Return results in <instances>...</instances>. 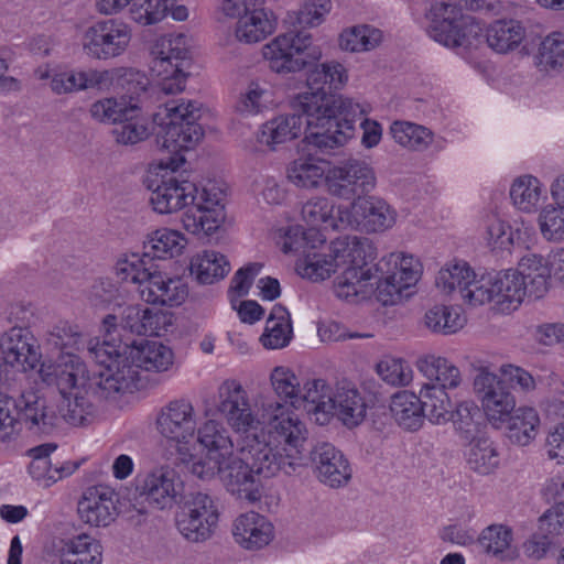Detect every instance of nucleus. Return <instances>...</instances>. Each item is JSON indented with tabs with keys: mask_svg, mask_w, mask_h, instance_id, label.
Returning <instances> with one entry per match:
<instances>
[{
	"mask_svg": "<svg viewBox=\"0 0 564 564\" xmlns=\"http://www.w3.org/2000/svg\"><path fill=\"white\" fill-rule=\"evenodd\" d=\"M306 83L311 91L294 99V109L307 115V124L315 129L308 140L323 151L344 147L355 134V120L364 108L352 99L330 91L340 89L347 80L344 66L335 61L308 68Z\"/></svg>",
	"mask_w": 564,
	"mask_h": 564,
	"instance_id": "nucleus-1",
	"label": "nucleus"
},
{
	"mask_svg": "<svg viewBox=\"0 0 564 564\" xmlns=\"http://www.w3.org/2000/svg\"><path fill=\"white\" fill-rule=\"evenodd\" d=\"M275 437L281 442L285 475L312 466L317 478L332 488L346 485L351 478V468L345 455L328 442H317L310 449L307 430L297 417L279 424Z\"/></svg>",
	"mask_w": 564,
	"mask_h": 564,
	"instance_id": "nucleus-2",
	"label": "nucleus"
},
{
	"mask_svg": "<svg viewBox=\"0 0 564 564\" xmlns=\"http://www.w3.org/2000/svg\"><path fill=\"white\" fill-rule=\"evenodd\" d=\"M239 457L230 456L220 470V481L239 499L256 502L261 498L258 477L270 478L284 473L281 442L259 440L257 434L237 440Z\"/></svg>",
	"mask_w": 564,
	"mask_h": 564,
	"instance_id": "nucleus-3",
	"label": "nucleus"
},
{
	"mask_svg": "<svg viewBox=\"0 0 564 564\" xmlns=\"http://www.w3.org/2000/svg\"><path fill=\"white\" fill-rule=\"evenodd\" d=\"M39 373L44 383L57 388L61 397L76 389L98 401L117 400L118 393L132 384L131 377H124L120 371L113 375L109 368L106 371L87 370L85 362L70 351L58 354L50 365L43 364Z\"/></svg>",
	"mask_w": 564,
	"mask_h": 564,
	"instance_id": "nucleus-4",
	"label": "nucleus"
},
{
	"mask_svg": "<svg viewBox=\"0 0 564 564\" xmlns=\"http://www.w3.org/2000/svg\"><path fill=\"white\" fill-rule=\"evenodd\" d=\"M216 408L226 422L243 438L247 434L259 436V440L268 442L278 441L275 437L279 424L291 421L293 416L273 414L268 429L261 426L259 420L252 413L248 393L237 380H226L218 388Z\"/></svg>",
	"mask_w": 564,
	"mask_h": 564,
	"instance_id": "nucleus-5",
	"label": "nucleus"
},
{
	"mask_svg": "<svg viewBox=\"0 0 564 564\" xmlns=\"http://www.w3.org/2000/svg\"><path fill=\"white\" fill-rule=\"evenodd\" d=\"M269 68L276 74H290L308 68L322 57L319 46L313 44L304 31L280 34L262 47Z\"/></svg>",
	"mask_w": 564,
	"mask_h": 564,
	"instance_id": "nucleus-6",
	"label": "nucleus"
},
{
	"mask_svg": "<svg viewBox=\"0 0 564 564\" xmlns=\"http://www.w3.org/2000/svg\"><path fill=\"white\" fill-rule=\"evenodd\" d=\"M174 362L172 349L160 341L141 339L131 345H124V357L116 365V369L110 367L111 372H122L124 377H131L132 384L128 389L118 393V398L124 393L147 387V378L142 371L164 372L167 371Z\"/></svg>",
	"mask_w": 564,
	"mask_h": 564,
	"instance_id": "nucleus-7",
	"label": "nucleus"
},
{
	"mask_svg": "<svg viewBox=\"0 0 564 564\" xmlns=\"http://www.w3.org/2000/svg\"><path fill=\"white\" fill-rule=\"evenodd\" d=\"M151 55V72L160 79V90L165 95L182 91L191 66L185 36L161 37L152 46Z\"/></svg>",
	"mask_w": 564,
	"mask_h": 564,
	"instance_id": "nucleus-8",
	"label": "nucleus"
},
{
	"mask_svg": "<svg viewBox=\"0 0 564 564\" xmlns=\"http://www.w3.org/2000/svg\"><path fill=\"white\" fill-rule=\"evenodd\" d=\"M178 506L176 524L181 534L195 543L209 539L219 518L215 498L207 492L188 491L178 498Z\"/></svg>",
	"mask_w": 564,
	"mask_h": 564,
	"instance_id": "nucleus-9",
	"label": "nucleus"
},
{
	"mask_svg": "<svg viewBox=\"0 0 564 564\" xmlns=\"http://www.w3.org/2000/svg\"><path fill=\"white\" fill-rule=\"evenodd\" d=\"M40 360L39 346L30 330L12 327L0 340V386L10 384L18 375L34 369Z\"/></svg>",
	"mask_w": 564,
	"mask_h": 564,
	"instance_id": "nucleus-10",
	"label": "nucleus"
},
{
	"mask_svg": "<svg viewBox=\"0 0 564 564\" xmlns=\"http://www.w3.org/2000/svg\"><path fill=\"white\" fill-rule=\"evenodd\" d=\"M165 124L162 147L176 152L194 148L204 137L203 128L196 122L200 118V107L196 102L170 101L164 105Z\"/></svg>",
	"mask_w": 564,
	"mask_h": 564,
	"instance_id": "nucleus-11",
	"label": "nucleus"
},
{
	"mask_svg": "<svg viewBox=\"0 0 564 564\" xmlns=\"http://www.w3.org/2000/svg\"><path fill=\"white\" fill-rule=\"evenodd\" d=\"M325 183L330 195L355 200L375 189L377 177L368 163L350 159L330 167L325 175Z\"/></svg>",
	"mask_w": 564,
	"mask_h": 564,
	"instance_id": "nucleus-12",
	"label": "nucleus"
},
{
	"mask_svg": "<svg viewBox=\"0 0 564 564\" xmlns=\"http://www.w3.org/2000/svg\"><path fill=\"white\" fill-rule=\"evenodd\" d=\"M338 213L345 228L366 232H383L393 227L397 220L395 210L383 198L369 194L352 200L350 208L338 206Z\"/></svg>",
	"mask_w": 564,
	"mask_h": 564,
	"instance_id": "nucleus-13",
	"label": "nucleus"
},
{
	"mask_svg": "<svg viewBox=\"0 0 564 564\" xmlns=\"http://www.w3.org/2000/svg\"><path fill=\"white\" fill-rule=\"evenodd\" d=\"M292 109L293 113L279 116L265 122L258 134V141L273 150L278 144L299 138L304 130V141L308 147L315 149V153L330 154L334 149L323 151L308 140L307 137L314 133L315 129L307 124V115L294 109V101L292 102Z\"/></svg>",
	"mask_w": 564,
	"mask_h": 564,
	"instance_id": "nucleus-14",
	"label": "nucleus"
},
{
	"mask_svg": "<svg viewBox=\"0 0 564 564\" xmlns=\"http://www.w3.org/2000/svg\"><path fill=\"white\" fill-rule=\"evenodd\" d=\"M130 42L128 28L115 20L97 22L84 35V48L88 55L107 59L120 55Z\"/></svg>",
	"mask_w": 564,
	"mask_h": 564,
	"instance_id": "nucleus-15",
	"label": "nucleus"
},
{
	"mask_svg": "<svg viewBox=\"0 0 564 564\" xmlns=\"http://www.w3.org/2000/svg\"><path fill=\"white\" fill-rule=\"evenodd\" d=\"M474 391L481 400L487 415L494 420H502L516 406L514 397L506 386V381L499 379L487 368H480L476 375Z\"/></svg>",
	"mask_w": 564,
	"mask_h": 564,
	"instance_id": "nucleus-16",
	"label": "nucleus"
},
{
	"mask_svg": "<svg viewBox=\"0 0 564 564\" xmlns=\"http://www.w3.org/2000/svg\"><path fill=\"white\" fill-rule=\"evenodd\" d=\"M140 496L156 509L171 508L178 505V498L184 495V485L176 471L169 467H161L150 473L138 487Z\"/></svg>",
	"mask_w": 564,
	"mask_h": 564,
	"instance_id": "nucleus-17",
	"label": "nucleus"
},
{
	"mask_svg": "<svg viewBox=\"0 0 564 564\" xmlns=\"http://www.w3.org/2000/svg\"><path fill=\"white\" fill-rule=\"evenodd\" d=\"M118 500V495L112 489L94 486L88 488L79 500L78 513L90 525L108 527L119 513Z\"/></svg>",
	"mask_w": 564,
	"mask_h": 564,
	"instance_id": "nucleus-18",
	"label": "nucleus"
},
{
	"mask_svg": "<svg viewBox=\"0 0 564 564\" xmlns=\"http://www.w3.org/2000/svg\"><path fill=\"white\" fill-rule=\"evenodd\" d=\"M156 426L163 436L177 442H186L196 430L193 405L185 400L171 401L161 409Z\"/></svg>",
	"mask_w": 564,
	"mask_h": 564,
	"instance_id": "nucleus-19",
	"label": "nucleus"
},
{
	"mask_svg": "<svg viewBox=\"0 0 564 564\" xmlns=\"http://www.w3.org/2000/svg\"><path fill=\"white\" fill-rule=\"evenodd\" d=\"M265 0H251L241 6L236 25V37L247 44L258 43L274 31L272 14L264 9Z\"/></svg>",
	"mask_w": 564,
	"mask_h": 564,
	"instance_id": "nucleus-20",
	"label": "nucleus"
},
{
	"mask_svg": "<svg viewBox=\"0 0 564 564\" xmlns=\"http://www.w3.org/2000/svg\"><path fill=\"white\" fill-rule=\"evenodd\" d=\"M196 193L194 182L171 176L152 189L150 203L156 213L171 214L191 205Z\"/></svg>",
	"mask_w": 564,
	"mask_h": 564,
	"instance_id": "nucleus-21",
	"label": "nucleus"
},
{
	"mask_svg": "<svg viewBox=\"0 0 564 564\" xmlns=\"http://www.w3.org/2000/svg\"><path fill=\"white\" fill-rule=\"evenodd\" d=\"M188 295V289L181 278H169L162 272H151L148 281L140 288V296L151 304L167 306L181 305Z\"/></svg>",
	"mask_w": 564,
	"mask_h": 564,
	"instance_id": "nucleus-22",
	"label": "nucleus"
},
{
	"mask_svg": "<svg viewBox=\"0 0 564 564\" xmlns=\"http://www.w3.org/2000/svg\"><path fill=\"white\" fill-rule=\"evenodd\" d=\"M235 541L246 550H259L273 539V525L258 512L240 514L234 522Z\"/></svg>",
	"mask_w": 564,
	"mask_h": 564,
	"instance_id": "nucleus-23",
	"label": "nucleus"
},
{
	"mask_svg": "<svg viewBox=\"0 0 564 564\" xmlns=\"http://www.w3.org/2000/svg\"><path fill=\"white\" fill-rule=\"evenodd\" d=\"M18 424L24 423L30 431L48 433L55 425L54 413L47 412L46 401L33 391L17 399Z\"/></svg>",
	"mask_w": 564,
	"mask_h": 564,
	"instance_id": "nucleus-24",
	"label": "nucleus"
},
{
	"mask_svg": "<svg viewBox=\"0 0 564 564\" xmlns=\"http://www.w3.org/2000/svg\"><path fill=\"white\" fill-rule=\"evenodd\" d=\"M419 371L426 379L422 384L432 388L455 389L462 382L459 369L446 358L434 355L422 357L416 362Z\"/></svg>",
	"mask_w": 564,
	"mask_h": 564,
	"instance_id": "nucleus-25",
	"label": "nucleus"
},
{
	"mask_svg": "<svg viewBox=\"0 0 564 564\" xmlns=\"http://www.w3.org/2000/svg\"><path fill=\"white\" fill-rule=\"evenodd\" d=\"M332 403H334V411L330 414L336 415L345 426L352 429L364 422L368 404L355 387L348 384L338 387Z\"/></svg>",
	"mask_w": 564,
	"mask_h": 564,
	"instance_id": "nucleus-26",
	"label": "nucleus"
},
{
	"mask_svg": "<svg viewBox=\"0 0 564 564\" xmlns=\"http://www.w3.org/2000/svg\"><path fill=\"white\" fill-rule=\"evenodd\" d=\"M301 390L297 408L303 406L307 413L315 414L316 421L321 424L328 421L334 411V403H332L334 394L326 381L323 379L307 380Z\"/></svg>",
	"mask_w": 564,
	"mask_h": 564,
	"instance_id": "nucleus-27",
	"label": "nucleus"
},
{
	"mask_svg": "<svg viewBox=\"0 0 564 564\" xmlns=\"http://www.w3.org/2000/svg\"><path fill=\"white\" fill-rule=\"evenodd\" d=\"M329 249L339 259L340 265L351 264L368 268V263L377 257V248L371 240L355 236L333 241Z\"/></svg>",
	"mask_w": 564,
	"mask_h": 564,
	"instance_id": "nucleus-28",
	"label": "nucleus"
},
{
	"mask_svg": "<svg viewBox=\"0 0 564 564\" xmlns=\"http://www.w3.org/2000/svg\"><path fill=\"white\" fill-rule=\"evenodd\" d=\"M391 414L397 424L406 431H417L424 422L425 414L421 399L413 392L399 391L391 398Z\"/></svg>",
	"mask_w": 564,
	"mask_h": 564,
	"instance_id": "nucleus-29",
	"label": "nucleus"
},
{
	"mask_svg": "<svg viewBox=\"0 0 564 564\" xmlns=\"http://www.w3.org/2000/svg\"><path fill=\"white\" fill-rule=\"evenodd\" d=\"M525 37V28L518 20H497L486 30L485 39L490 48L500 54L516 50Z\"/></svg>",
	"mask_w": 564,
	"mask_h": 564,
	"instance_id": "nucleus-30",
	"label": "nucleus"
},
{
	"mask_svg": "<svg viewBox=\"0 0 564 564\" xmlns=\"http://www.w3.org/2000/svg\"><path fill=\"white\" fill-rule=\"evenodd\" d=\"M507 423L506 435L513 444L525 446L535 438L540 417L533 408H519L501 420Z\"/></svg>",
	"mask_w": 564,
	"mask_h": 564,
	"instance_id": "nucleus-31",
	"label": "nucleus"
},
{
	"mask_svg": "<svg viewBox=\"0 0 564 564\" xmlns=\"http://www.w3.org/2000/svg\"><path fill=\"white\" fill-rule=\"evenodd\" d=\"M293 337V328L289 311L281 304H275L265 322V328L260 341L267 349H282Z\"/></svg>",
	"mask_w": 564,
	"mask_h": 564,
	"instance_id": "nucleus-32",
	"label": "nucleus"
},
{
	"mask_svg": "<svg viewBox=\"0 0 564 564\" xmlns=\"http://www.w3.org/2000/svg\"><path fill=\"white\" fill-rule=\"evenodd\" d=\"M189 271L199 284H213L227 275L230 264L224 254L205 250L191 259Z\"/></svg>",
	"mask_w": 564,
	"mask_h": 564,
	"instance_id": "nucleus-33",
	"label": "nucleus"
},
{
	"mask_svg": "<svg viewBox=\"0 0 564 564\" xmlns=\"http://www.w3.org/2000/svg\"><path fill=\"white\" fill-rule=\"evenodd\" d=\"M186 238L177 230L167 228L158 229L149 236L143 245V258L167 259L182 253L186 246Z\"/></svg>",
	"mask_w": 564,
	"mask_h": 564,
	"instance_id": "nucleus-34",
	"label": "nucleus"
},
{
	"mask_svg": "<svg viewBox=\"0 0 564 564\" xmlns=\"http://www.w3.org/2000/svg\"><path fill=\"white\" fill-rule=\"evenodd\" d=\"M302 218L311 227L345 229L338 207L327 197H314L302 206Z\"/></svg>",
	"mask_w": 564,
	"mask_h": 564,
	"instance_id": "nucleus-35",
	"label": "nucleus"
},
{
	"mask_svg": "<svg viewBox=\"0 0 564 564\" xmlns=\"http://www.w3.org/2000/svg\"><path fill=\"white\" fill-rule=\"evenodd\" d=\"M197 440L204 452L227 460L234 454V443L228 431L216 421H208L198 429Z\"/></svg>",
	"mask_w": 564,
	"mask_h": 564,
	"instance_id": "nucleus-36",
	"label": "nucleus"
},
{
	"mask_svg": "<svg viewBox=\"0 0 564 564\" xmlns=\"http://www.w3.org/2000/svg\"><path fill=\"white\" fill-rule=\"evenodd\" d=\"M496 302L508 303L507 308H517L525 296V275L521 271L507 270L494 275Z\"/></svg>",
	"mask_w": 564,
	"mask_h": 564,
	"instance_id": "nucleus-37",
	"label": "nucleus"
},
{
	"mask_svg": "<svg viewBox=\"0 0 564 564\" xmlns=\"http://www.w3.org/2000/svg\"><path fill=\"white\" fill-rule=\"evenodd\" d=\"M111 133L116 142L122 145H133L149 137L147 122L141 117V110L137 104L126 110V115L112 128Z\"/></svg>",
	"mask_w": 564,
	"mask_h": 564,
	"instance_id": "nucleus-38",
	"label": "nucleus"
},
{
	"mask_svg": "<svg viewBox=\"0 0 564 564\" xmlns=\"http://www.w3.org/2000/svg\"><path fill=\"white\" fill-rule=\"evenodd\" d=\"M296 268L299 273L312 281L325 280L340 267L339 259L329 249V253L304 252L300 253Z\"/></svg>",
	"mask_w": 564,
	"mask_h": 564,
	"instance_id": "nucleus-39",
	"label": "nucleus"
},
{
	"mask_svg": "<svg viewBox=\"0 0 564 564\" xmlns=\"http://www.w3.org/2000/svg\"><path fill=\"white\" fill-rule=\"evenodd\" d=\"M101 401L96 400L91 395L76 392L72 400L68 394L62 395V401L58 404V412L61 416L69 424L75 426L85 425L90 422V419L96 413V403Z\"/></svg>",
	"mask_w": 564,
	"mask_h": 564,
	"instance_id": "nucleus-40",
	"label": "nucleus"
},
{
	"mask_svg": "<svg viewBox=\"0 0 564 564\" xmlns=\"http://www.w3.org/2000/svg\"><path fill=\"white\" fill-rule=\"evenodd\" d=\"M423 405V413L430 422L442 424L449 421L452 401L446 391L442 388H432L422 384L420 397Z\"/></svg>",
	"mask_w": 564,
	"mask_h": 564,
	"instance_id": "nucleus-41",
	"label": "nucleus"
},
{
	"mask_svg": "<svg viewBox=\"0 0 564 564\" xmlns=\"http://www.w3.org/2000/svg\"><path fill=\"white\" fill-rule=\"evenodd\" d=\"M377 279V274L371 272V268H362L348 264L343 274L337 278L335 292L338 297L349 299L366 294L368 282Z\"/></svg>",
	"mask_w": 564,
	"mask_h": 564,
	"instance_id": "nucleus-42",
	"label": "nucleus"
},
{
	"mask_svg": "<svg viewBox=\"0 0 564 564\" xmlns=\"http://www.w3.org/2000/svg\"><path fill=\"white\" fill-rule=\"evenodd\" d=\"M194 202H191L194 208L199 213V216H193V225H200L202 228L205 227V224L213 219L214 223H217L218 217L223 216V198L224 193L220 189L212 187H204L200 193H196L194 197ZM191 220V217H188Z\"/></svg>",
	"mask_w": 564,
	"mask_h": 564,
	"instance_id": "nucleus-43",
	"label": "nucleus"
},
{
	"mask_svg": "<svg viewBox=\"0 0 564 564\" xmlns=\"http://www.w3.org/2000/svg\"><path fill=\"white\" fill-rule=\"evenodd\" d=\"M72 549L61 564H101L102 546L93 536L80 533L72 538Z\"/></svg>",
	"mask_w": 564,
	"mask_h": 564,
	"instance_id": "nucleus-44",
	"label": "nucleus"
},
{
	"mask_svg": "<svg viewBox=\"0 0 564 564\" xmlns=\"http://www.w3.org/2000/svg\"><path fill=\"white\" fill-rule=\"evenodd\" d=\"M467 464L474 471L488 475L499 465L498 452L494 443L485 437L470 441Z\"/></svg>",
	"mask_w": 564,
	"mask_h": 564,
	"instance_id": "nucleus-45",
	"label": "nucleus"
},
{
	"mask_svg": "<svg viewBox=\"0 0 564 564\" xmlns=\"http://www.w3.org/2000/svg\"><path fill=\"white\" fill-rule=\"evenodd\" d=\"M390 133L395 142L414 151L426 149L433 141V133L427 128L406 121L393 122Z\"/></svg>",
	"mask_w": 564,
	"mask_h": 564,
	"instance_id": "nucleus-46",
	"label": "nucleus"
},
{
	"mask_svg": "<svg viewBox=\"0 0 564 564\" xmlns=\"http://www.w3.org/2000/svg\"><path fill=\"white\" fill-rule=\"evenodd\" d=\"M541 193L540 181L531 175L518 177L510 188V197L513 205L527 213L535 209L540 202Z\"/></svg>",
	"mask_w": 564,
	"mask_h": 564,
	"instance_id": "nucleus-47",
	"label": "nucleus"
},
{
	"mask_svg": "<svg viewBox=\"0 0 564 564\" xmlns=\"http://www.w3.org/2000/svg\"><path fill=\"white\" fill-rule=\"evenodd\" d=\"M481 419L480 409L475 403L467 401L459 403L455 411L449 414V420L453 422L456 432L466 441L476 437Z\"/></svg>",
	"mask_w": 564,
	"mask_h": 564,
	"instance_id": "nucleus-48",
	"label": "nucleus"
},
{
	"mask_svg": "<svg viewBox=\"0 0 564 564\" xmlns=\"http://www.w3.org/2000/svg\"><path fill=\"white\" fill-rule=\"evenodd\" d=\"M381 40V32L369 25H358L344 31L339 36L340 48L361 52L375 48Z\"/></svg>",
	"mask_w": 564,
	"mask_h": 564,
	"instance_id": "nucleus-49",
	"label": "nucleus"
},
{
	"mask_svg": "<svg viewBox=\"0 0 564 564\" xmlns=\"http://www.w3.org/2000/svg\"><path fill=\"white\" fill-rule=\"evenodd\" d=\"M424 326L434 333L454 334L463 327L460 315L445 305H435L430 308L423 319Z\"/></svg>",
	"mask_w": 564,
	"mask_h": 564,
	"instance_id": "nucleus-50",
	"label": "nucleus"
},
{
	"mask_svg": "<svg viewBox=\"0 0 564 564\" xmlns=\"http://www.w3.org/2000/svg\"><path fill=\"white\" fill-rule=\"evenodd\" d=\"M83 334L78 326L67 323H59L52 327L46 334V345L59 354L74 352L83 344Z\"/></svg>",
	"mask_w": 564,
	"mask_h": 564,
	"instance_id": "nucleus-51",
	"label": "nucleus"
},
{
	"mask_svg": "<svg viewBox=\"0 0 564 564\" xmlns=\"http://www.w3.org/2000/svg\"><path fill=\"white\" fill-rule=\"evenodd\" d=\"M270 102L271 94L267 85L251 82L241 93L236 104V110L242 115H257L267 109Z\"/></svg>",
	"mask_w": 564,
	"mask_h": 564,
	"instance_id": "nucleus-52",
	"label": "nucleus"
},
{
	"mask_svg": "<svg viewBox=\"0 0 564 564\" xmlns=\"http://www.w3.org/2000/svg\"><path fill=\"white\" fill-rule=\"evenodd\" d=\"M325 172L321 165L312 159H297L288 167V178L297 187H316Z\"/></svg>",
	"mask_w": 564,
	"mask_h": 564,
	"instance_id": "nucleus-53",
	"label": "nucleus"
},
{
	"mask_svg": "<svg viewBox=\"0 0 564 564\" xmlns=\"http://www.w3.org/2000/svg\"><path fill=\"white\" fill-rule=\"evenodd\" d=\"M175 0H135L130 9L131 18L139 24L150 25L163 20Z\"/></svg>",
	"mask_w": 564,
	"mask_h": 564,
	"instance_id": "nucleus-54",
	"label": "nucleus"
},
{
	"mask_svg": "<svg viewBox=\"0 0 564 564\" xmlns=\"http://www.w3.org/2000/svg\"><path fill=\"white\" fill-rule=\"evenodd\" d=\"M271 384L279 397H283L297 408L299 394L301 393V382L295 373L286 367H275L270 376Z\"/></svg>",
	"mask_w": 564,
	"mask_h": 564,
	"instance_id": "nucleus-55",
	"label": "nucleus"
},
{
	"mask_svg": "<svg viewBox=\"0 0 564 564\" xmlns=\"http://www.w3.org/2000/svg\"><path fill=\"white\" fill-rule=\"evenodd\" d=\"M182 463L193 476L202 480H210L215 476L220 477V470L226 460H220V458L203 452L199 455L189 454L182 457Z\"/></svg>",
	"mask_w": 564,
	"mask_h": 564,
	"instance_id": "nucleus-56",
	"label": "nucleus"
},
{
	"mask_svg": "<svg viewBox=\"0 0 564 564\" xmlns=\"http://www.w3.org/2000/svg\"><path fill=\"white\" fill-rule=\"evenodd\" d=\"M318 227H311L306 231L295 229L293 235H289L282 246L284 253H304L312 252L319 246L326 242V238L317 229Z\"/></svg>",
	"mask_w": 564,
	"mask_h": 564,
	"instance_id": "nucleus-57",
	"label": "nucleus"
},
{
	"mask_svg": "<svg viewBox=\"0 0 564 564\" xmlns=\"http://www.w3.org/2000/svg\"><path fill=\"white\" fill-rule=\"evenodd\" d=\"M144 264L143 258L132 253L130 257L126 256L118 259L115 272L121 281H131L138 284V292L140 293V288H143V284H145L151 274L150 269L145 268Z\"/></svg>",
	"mask_w": 564,
	"mask_h": 564,
	"instance_id": "nucleus-58",
	"label": "nucleus"
},
{
	"mask_svg": "<svg viewBox=\"0 0 564 564\" xmlns=\"http://www.w3.org/2000/svg\"><path fill=\"white\" fill-rule=\"evenodd\" d=\"M475 274L471 269L466 264H454L449 268L441 269L435 284L444 293L449 294L458 289L462 295V288L469 283Z\"/></svg>",
	"mask_w": 564,
	"mask_h": 564,
	"instance_id": "nucleus-59",
	"label": "nucleus"
},
{
	"mask_svg": "<svg viewBox=\"0 0 564 564\" xmlns=\"http://www.w3.org/2000/svg\"><path fill=\"white\" fill-rule=\"evenodd\" d=\"M496 297L494 275H482L479 280L471 278L469 283L462 288V299L473 306L496 301Z\"/></svg>",
	"mask_w": 564,
	"mask_h": 564,
	"instance_id": "nucleus-60",
	"label": "nucleus"
},
{
	"mask_svg": "<svg viewBox=\"0 0 564 564\" xmlns=\"http://www.w3.org/2000/svg\"><path fill=\"white\" fill-rule=\"evenodd\" d=\"M150 86L148 76L134 68H117L115 87L129 95L130 100L139 99Z\"/></svg>",
	"mask_w": 564,
	"mask_h": 564,
	"instance_id": "nucleus-61",
	"label": "nucleus"
},
{
	"mask_svg": "<svg viewBox=\"0 0 564 564\" xmlns=\"http://www.w3.org/2000/svg\"><path fill=\"white\" fill-rule=\"evenodd\" d=\"M478 540L487 553L498 556L509 549L512 532L505 525L492 524L482 530Z\"/></svg>",
	"mask_w": 564,
	"mask_h": 564,
	"instance_id": "nucleus-62",
	"label": "nucleus"
},
{
	"mask_svg": "<svg viewBox=\"0 0 564 564\" xmlns=\"http://www.w3.org/2000/svg\"><path fill=\"white\" fill-rule=\"evenodd\" d=\"M540 229L547 240L564 239V207L546 206L539 216Z\"/></svg>",
	"mask_w": 564,
	"mask_h": 564,
	"instance_id": "nucleus-63",
	"label": "nucleus"
},
{
	"mask_svg": "<svg viewBox=\"0 0 564 564\" xmlns=\"http://www.w3.org/2000/svg\"><path fill=\"white\" fill-rule=\"evenodd\" d=\"M123 100L116 98H104L94 102L90 107V116L99 122L117 124L126 115V110L131 108Z\"/></svg>",
	"mask_w": 564,
	"mask_h": 564,
	"instance_id": "nucleus-64",
	"label": "nucleus"
}]
</instances>
